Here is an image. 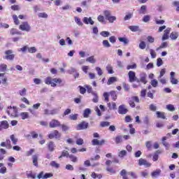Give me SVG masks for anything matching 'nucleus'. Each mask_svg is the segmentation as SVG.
<instances>
[{"label": "nucleus", "instance_id": "obj_1", "mask_svg": "<svg viewBox=\"0 0 179 179\" xmlns=\"http://www.w3.org/2000/svg\"><path fill=\"white\" fill-rule=\"evenodd\" d=\"M45 85H50L52 87H57V86H62L64 82L61 78H52L51 77H47L45 79Z\"/></svg>", "mask_w": 179, "mask_h": 179}, {"label": "nucleus", "instance_id": "obj_2", "mask_svg": "<svg viewBox=\"0 0 179 179\" xmlns=\"http://www.w3.org/2000/svg\"><path fill=\"white\" fill-rule=\"evenodd\" d=\"M6 113L11 117H16L17 115V108L16 106H8Z\"/></svg>", "mask_w": 179, "mask_h": 179}, {"label": "nucleus", "instance_id": "obj_3", "mask_svg": "<svg viewBox=\"0 0 179 179\" xmlns=\"http://www.w3.org/2000/svg\"><path fill=\"white\" fill-rule=\"evenodd\" d=\"M89 128V122L85 121L81 122L76 127L77 131H83V129H87Z\"/></svg>", "mask_w": 179, "mask_h": 179}, {"label": "nucleus", "instance_id": "obj_4", "mask_svg": "<svg viewBox=\"0 0 179 179\" xmlns=\"http://www.w3.org/2000/svg\"><path fill=\"white\" fill-rule=\"evenodd\" d=\"M4 54L5 56L3 57V59L12 61L15 59V55H13V51L12 50H6Z\"/></svg>", "mask_w": 179, "mask_h": 179}, {"label": "nucleus", "instance_id": "obj_5", "mask_svg": "<svg viewBox=\"0 0 179 179\" xmlns=\"http://www.w3.org/2000/svg\"><path fill=\"white\" fill-rule=\"evenodd\" d=\"M128 76H129V82H131V83L138 82V83H139V79H138V78H136V73L134 71H130L128 73Z\"/></svg>", "mask_w": 179, "mask_h": 179}, {"label": "nucleus", "instance_id": "obj_6", "mask_svg": "<svg viewBox=\"0 0 179 179\" xmlns=\"http://www.w3.org/2000/svg\"><path fill=\"white\" fill-rule=\"evenodd\" d=\"M48 138L50 139H54V138H55V139H59L61 138V134L58 130H55L48 135Z\"/></svg>", "mask_w": 179, "mask_h": 179}, {"label": "nucleus", "instance_id": "obj_7", "mask_svg": "<svg viewBox=\"0 0 179 179\" xmlns=\"http://www.w3.org/2000/svg\"><path fill=\"white\" fill-rule=\"evenodd\" d=\"M30 29V25L27 22H22V24L20 25V30H22V31H29Z\"/></svg>", "mask_w": 179, "mask_h": 179}, {"label": "nucleus", "instance_id": "obj_8", "mask_svg": "<svg viewBox=\"0 0 179 179\" xmlns=\"http://www.w3.org/2000/svg\"><path fill=\"white\" fill-rule=\"evenodd\" d=\"M170 31H171V28H166L164 31V34L162 36V41H164V40H169V38H170Z\"/></svg>", "mask_w": 179, "mask_h": 179}, {"label": "nucleus", "instance_id": "obj_9", "mask_svg": "<svg viewBox=\"0 0 179 179\" xmlns=\"http://www.w3.org/2000/svg\"><path fill=\"white\" fill-rule=\"evenodd\" d=\"M105 143H106V140L104 139L99 141L98 139L94 138L92 141V145H93V146H101Z\"/></svg>", "mask_w": 179, "mask_h": 179}, {"label": "nucleus", "instance_id": "obj_10", "mask_svg": "<svg viewBox=\"0 0 179 179\" xmlns=\"http://www.w3.org/2000/svg\"><path fill=\"white\" fill-rule=\"evenodd\" d=\"M138 166H144L145 167H150L152 164L148 162L146 159L143 158H141L138 159Z\"/></svg>", "mask_w": 179, "mask_h": 179}, {"label": "nucleus", "instance_id": "obj_11", "mask_svg": "<svg viewBox=\"0 0 179 179\" xmlns=\"http://www.w3.org/2000/svg\"><path fill=\"white\" fill-rule=\"evenodd\" d=\"M138 80L141 82V83L146 85V83H148V75L146 73H141L140 79Z\"/></svg>", "mask_w": 179, "mask_h": 179}, {"label": "nucleus", "instance_id": "obj_12", "mask_svg": "<svg viewBox=\"0 0 179 179\" xmlns=\"http://www.w3.org/2000/svg\"><path fill=\"white\" fill-rule=\"evenodd\" d=\"M118 113L122 115L127 114V113H128V109L127 108V106L125 105H120L118 107Z\"/></svg>", "mask_w": 179, "mask_h": 179}, {"label": "nucleus", "instance_id": "obj_13", "mask_svg": "<svg viewBox=\"0 0 179 179\" xmlns=\"http://www.w3.org/2000/svg\"><path fill=\"white\" fill-rule=\"evenodd\" d=\"M170 80H171V83L172 85H178V80H177L176 78V73H174V71H171L170 73Z\"/></svg>", "mask_w": 179, "mask_h": 179}, {"label": "nucleus", "instance_id": "obj_14", "mask_svg": "<svg viewBox=\"0 0 179 179\" xmlns=\"http://www.w3.org/2000/svg\"><path fill=\"white\" fill-rule=\"evenodd\" d=\"M60 126H61V123L59 122V121L57 120H52L49 123V127L50 128H57V127H60Z\"/></svg>", "mask_w": 179, "mask_h": 179}, {"label": "nucleus", "instance_id": "obj_15", "mask_svg": "<svg viewBox=\"0 0 179 179\" xmlns=\"http://www.w3.org/2000/svg\"><path fill=\"white\" fill-rule=\"evenodd\" d=\"M160 174H162V170L156 169L155 171L151 173V176L152 178H157V177H159Z\"/></svg>", "mask_w": 179, "mask_h": 179}, {"label": "nucleus", "instance_id": "obj_16", "mask_svg": "<svg viewBox=\"0 0 179 179\" xmlns=\"http://www.w3.org/2000/svg\"><path fill=\"white\" fill-rule=\"evenodd\" d=\"M83 23H85V24H94V21H93V20H92V17H85L83 18Z\"/></svg>", "mask_w": 179, "mask_h": 179}, {"label": "nucleus", "instance_id": "obj_17", "mask_svg": "<svg viewBox=\"0 0 179 179\" xmlns=\"http://www.w3.org/2000/svg\"><path fill=\"white\" fill-rule=\"evenodd\" d=\"M0 127L3 129H8L9 128V123L6 120H3L0 123Z\"/></svg>", "mask_w": 179, "mask_h": 179}, {"label": "nucleus", "instance_id": "obj_18", "mask_svg": "<svg viewBox=\"0 0 179 179\" xmlns=\"http://www.w3.org/2000/svg\"><path fill=\"white\" fill-rule=\"evenodd\" d=\"M87 92H88V93H91L92 94V96H94L92 101L94 103H98V101H99V96H97V94L94 92L92 90H87Z\"/></svg>", "mask_w": 179, "mask_h": 179}, {"label": "nucleus", "instance_id": "obj_19", "mask_svg": "<svg viewBox=\"0 0 179 179\" xmlns=\"http://www.w3.org/2000/svg\"><path fill=\"white\" fill-rule=\"evenodd\" d=\"M166 141H167V136L163 137L162 138V144L166 148V150H169V149L170 148V144L169 143L166 142Z\"/></svg>", "mask_w": 179, "mask_h": 179}, {"label": "nucleus", "instance_id": "obj_20", "mask_svg": "<svg viewBox=\"0 0 179 179\" xmlns=\"http://www.w3.org/2000/svg\"><path fill=\"white\" fill-rule=\"evenodd\" d=\"M48 150H50V152H54V150H55V144L54 143V142H49V143L48 144Z\"/></svg>", "mask_w": 179, "mask_h": 179}, {"label": "nucleus", "instance_id": "obj_21", "mask_svg": "<svg viewBox=\"0 0 179 179\" xmlns=\"http://www.w3.org/2000/svg\"><path fill=\"white\" fill-rule=\"evenodd\" d=\"M32 160H33V164L34 166H35L36 167L38 166V155H33L32 156Z\"/></svg>", "mask_w": 179, "mask_h": 179}, {"label": "nucleus", "instance_id": "obj_22", "mask_svg": "<svg viewBox=\"0 0 179 179\" xmlns=\"http://www.w3.org/2000/svg\"><path fill=\"white\" fill-rule=\"evenodd\" d=\"M178 32L173 31L170 34V38L172 40H177L178 38Z\"/></svg>", "mask_w": 179, "mask_h": 179}, {"label": "nucleus", "instance_id": "obj_23", "mask_svg": "<svg viewBox=\"0 0 179 179\" xmlns=\"http://www.w3.org/2000/svg\"><path fill=\"white\" fill-rule=\"evenodd\" d=\"M157 118H162V120H166V115L164 112L157 111L156 112Z\"/></svg>", "mask_w": 179, "mask_h": 179}, {"label": "nucleus", "instance_id": "obj_24", "mask_svg": "<svg viewBox=\"0 0 179 179\" xmlns=\"http://www.w3.org/2000/svg\"><path fill=\"white\" fill-rule=\"evenodd\" d=\"M92 113V110L90 108H86L83 113L84 118H88L89 115Z\"/></svg>", "mask_w": 179, "mask_h": 179}, {"label": "nucleus", "instance_id": "obj_25", "mask_svg": "<svg viewBox=\"0 0 179 179\" xmlns=\"http://www.w3.org/2000/svg\"><path fill=\"white\" fill-rule=\"evenodd\" d=\"M86 62H90V64H94L95 62H96V60L94 58V56H91L86 59Z\"/></svg>", "mask_w": 179, "mask_h": 179}, {"label": "nucleus", "instance_id": "obj_26", "mask_svg": "<svg viewBox=\"0 0 179 179\" xmlns=\"http://www.w3.org/2000/svg\"><path fill=\"white\" fill-rule=\"evenodd\" d=\"M159 155H160V150H157V152H155L152 157V160L154 162H157L159 160Z\"/></svg>", "mask_w": 179, "mask_h": 179}, {"label": "nucleus", "instance_id": "obj_27", "mask_svg": "<svg viewBox=\"0 0 179 179\" xmlns=\"http://www.w3.org/2000/svg\"><path fill=\"white\" fill-rule=\"evenodd\" d=\"M60 110H61V108H57L50 110V115H55L58 114Z\"/></svg>", "mask_w": 179, "mask_h": 179}, {"label": "nucleus", "instance_id": "obj_28", "mask_svg": "<svg viewBox=\"0 0 179 179\" xmlns=\"http://www.w3.org/2000/svg\"><path fill=\"white\" fill-rule=\"evenodd\" d=\"M121 177H122V179H129L128 176H127V170L122 169L120 173Z\"/></svg>", "mask_w": 179, "mask_h": 179}, {"label": "nucleus", "instance_id": "obj_29", "mask_svg": "<svg viewBox=\"0 0 179 179\" xmlns=\"http://www.w3.org/2000/svg\"><path fill=\"white\" fill-rule=\"evenodd\" d=\"M166 110H168V111H176V108L174 107V105L173 104H168L166 106Z\"/></svg>", "mask_w": 179, "mask_h": 179}, {"label": "nucleus", "instance_id": "obj_30", "mask_svg": "<svg viewBox=\"0 0 179 179\" xmlns=\"http://www.w3.org/2000/svg\"><path fill=\"white\" fill-rule=\"evenodd\" d=\"M117 82V78L115 77H110L107 82V85H113Z\"/></svg>", "mask_w": 179, "mask_h": 179}, {"label": "nucleus", "instance_id": "obj_31", "mask_svg": "<svg viewBox=\"0 0 179 179\" xmlns=\"http://www.w3.org/2000/svg\"><path fill=\"white\" fill-rule=\"evenodd\" d=\"M62 157H69V152L66 150L62 151V155L59 157V159H62Z\"/></svg>", "mask_w": 179, "mask_h": 179}, {"label": "nucleus", "instance_id": "obj_32", "mask_svg": "<svg viewBox=\"0 0 179 179\" xmlns=\"http://www.w3.org/2000/svg\"><path fill=\"white\" fill-rule=\"evenodd\" d=\"M91 177L92 178H99V179H101L103 178V175L101 174H97L94 172H92V174H91Z\"/></svg>", "mask_w": 179, "mask_h": 179}, {"label": "nucleus", "instance_id": "obj_33", "mask_svg": "<svg viewBox=\"0 0 179 179\" xmlns=\"http://www.w3.org/2000/svg\"><path fill=\"white\" fill-rule=\"evenodd\" d=\"M38 17H41L42 19H48V14H47L46 13H38Z\"/></svg>", "mask_w": 179, "mask_h": 179}, {"label": "nucleus", "instance_id": "obj_34", "mask_svg": "<svg viewBox=\"0 0 179 179\" xmlns=\"http://www.w3.org/2000/svg\"><path fill=\"white\" fill-rule=\"evenodd\" d=\"M69 157L70 158L71 162H73V163H77L78 162V157L73 155H69Z\"/></svg>", "mask_w": 179, "mask_h": 179}, {"label": "nucleus", "instance_id": "obj_35", "mask_svg": "<svg viewBox=\"0 0 179 179\" xmlns=\"http://www.w3.org/2000/svg\"><path fill=\"white\" fill-rule=\"evenodd\" d=\"M115 142L118 145V143H121L122 142V136H117L115 138Z\"/></svg>", "mask_w": 179, "mask_h": 179}, {"label": "nucleus", "instance_id": "obj_36", "mask_svg": "<svg viewBox=\"0 0 179 179\" xmlns=\"http://www.w3.org/2000/svg\"><path fill=\"white\" fill-rule=\"evenodd\" d=\"M106 20H108L109 23H114L117 20V17L114 15H110Z\"/></svg>", "mask_w": 179, "mask_h": 179}, {"label": "nucleus", "instance_id": "obj_37", "mask_svg": "<svg viewBox=\"0 0 179 179\" xmlns=\"http://www.w3.org/2000/svg\"><path fill=\"white\" fill-rule=\"evenodd\" d=\"M169 44L166 42L162 43L159 48H157V51L162 50V48H167Z\"/></svg>", "mask_w": 179, "mask_h": 179}, {"label": "nucleus", "instance_id": "obj_38", "mask_svg": "<svg viewBox=\"0 0 179 179\" xmlns=\"http://www.w3.org/2000/svg\"><path fill=\"white\" fill-rule=\"evenodd\" d=\"M150 85H152L153 87H157L159 85V81L157 80L154 79L150 81Z\"/></svg>", "mask_w": 179, "mask_h": 179}, {"label": "nucleus", "instance_id": "obj_39", "mask_svg": "<svg viewBox=\"0 0 179 179\" xmlns=\"http://www.w3.org/2000/svg\"><path fill=\"white\" fill-rule=\"evenodd\" d=\"M102 44L106 48H110V47H111L110 42H108L107 40H103Z\"/></svg>", "mask_w": 179, "mask_h": 179}, {"label": "nucleus", "instance_id": "obj_40", "mask_svg": "<svg viewBox=\"0 0 179 179\" xmlns=\"http://www.w3.org/2000/svg\"><path fill=\"white\" fill-rule=\"evenodd\" d=\"M50 164L52 167H55V169H59V164L55 161H52Z\"/></svg>", "mask_w": 179, "mask_h": 179}, {"label": "nucleus", "instance_id": "obj_41", "mask_svg": "<svg viewBox=\"0 0 179 179\" xmlns=\"http://www.w3.org/2000/svg\"><path fill=\"white\" fill-rule=\"evenodd\" d=\"M8 68V66L5 64H0V72H5Z\"/></svg>", "mask_w": 179, "mask_h": 179}, {"label": "nucleus", "instance_id": "obj_42", "mask_svg": "<svg viewBox=\"0 0 179 179\" xmlns=\"http://www.w3.org/2000/svg\"><path fill=\"white\" fill-rule=\"evenodd\" d=\"M103 15H104L106 19L108 20V17H110L111 16V12H110V10H106L103 11Z\"/></svg>", "mask_w": 179, "mask_h": 179}, {"label": "nucleus", "instance_id": "obj_43", "mask_svg": "<svg viewBox=\"0 0 179 179\" xmlns=\"http://www.w3.org/2000/svg\"><path fill=\"white\" fill-rule=\"evenodd\" d=\"M100 36H101L102 37H110V32L107 31H103L100 32Z\"/></svg>", "mask_w": 179, "mask_h": 179}, {"label": "nucleus", "instance_id": "obj_44", "mask_svg": "<svg viewBox=\"0 0 179 179\" xmlns=\"http://www.w3.org/2000/svg\"><path fill=\"white\" fill-rule=\"evenodd\" d=\"M80 90H92V87L90 85H85V87L78 86Z\"/></svg>", "mask_w": 179, "mask_h": 179}, {"label": "nucleus", "instance_id": "obj_45", "mask_svg": "<svg viewBox=\"0 0 179 179\" xmlns=\"http://www.w3.org/2000/svg\"><path fill=\"white\" fill-rule=\"evenodd\" d=\"M118 40L120 43H123L124 44H128V43H129V41L127 38H118Z\"/></svg>", "mask_w": 179, "mask_h": 179}, {"label": "nucleus", "instance_id": "obj_46", "mask_svg": "<svg viewBox=\"0 0 179 179\" xmlns=\"http://www.w3.org/2000/svg\"><path fill=\"white\" fill-rule=\"evenodd\" d=\"M20 115L22 117V120H26L29 118V113L27 112L21 113Z\"/></svg>", "mask_w": 179, "mask_h": 179}, {"label": "nucleus", "instance_id": "obj_47", "mask_svg": "<svg viewBox=\"0 0 179 179\" xmlns=\"http://www.w3.org/2000/svg\"><path fill=\"white\" fill-rule=\"evenodd\" d=\"M75 22L76 23H77V24L78 26H83V23L82 22V21L80 20V18L78 17H75Z\"/></svg>", "mask_w": 179, "mask_h": 179}, {"label": "nucleus", "instance_id": "obj_48", "mask_svg": "<svg viewBox=\"0 0 179 179\" xmlns=\"http://www.w3.org/2000/svg\"><path fill=\"white\" fill-rule=\"evenodd\" d=\"M10 139H11V141L13 142V145H17V138H16L15 137V135L12 134L10 136Z\"/></svg>", "mask_w": 179, "mask_h": 179}, {"label": "nucleus", "instance_id": "obj_49", "mask_svg": "<svg viewBox=\"0 0 179 179\" xmlns=\"http://www.w3.org/2000/svg\"><path fill=\"white\" fill-rule=\"evenodd\" d=\"M100 127L104 128L106 127H110V122H101Z\"/></svg>", "mask_w": 179, "mask_h": 179}, {"label": "nucleus", "instance_id": "obj_50", "mask_svg": "<svg viewBox=\"0 0 179 179\" xmlns=\"http://www.w3.org/2000/svg\"><path fill=\"white\" fill-rule=\"evenodd\" d=\"M129 29L131 31H139V27H138V26H130V27H129Z\"/></svg>", "mask_w": 179, "mask_h": 179}, {"label": "nucleus", "instance_id": "obj_51", "mask_svg": "<svg viewBox=\"0 0 179 179\" xmlns=\"http://www.w3.org/2000/svg\"><path fill=\"white\" fill-rule=\"evenodd\" d=\"M98 22H100V23H104L106 22V19L104 18V16L103 15H99L97 17Z\"/></svg>", "mask_w": 179, "mask_h": 179}, {"label": "nucleus", "instance_id": "obj_52", "mask_svg": "<svg viewBox=\"0 0 179 179\" xmlns=\"http://www.w3.org/2000/svg\"><path fill=\"white\" fill-rule=\"evenodd\" d=\"M150 54L151 55V58L155 59L157 56L156 51L153 49L150 50Z\"/></svg>", "mask_w": 179, "mask_h": 179}, {"label": "nucleus", "instance_id": "obj_53", "mask_svg": "<svg viewBox=\"0 0 179 179\" xmlns=\"http://www.w3.org/2000/svg\"><path fill=\"white\" fill-rule=\"evenodd\" d=\"M166 73V69H162L161 71H160V73H159V76L158 77V79H160L162 78H163V76H164Z\"/></svg>", "mask_w": 179, "mask_h": 179}, {"label": "nucleus", "instance_id": "obj_54", "mask_svg": "<svg viewBox=\"0 0 179 179\" xmlns=\"http://www.w3.org/2000/svg\"><path fill=\"white\" fill-rule=\"evenodd\" d=\"M10 33L12 36H14V34H22V33L19 32L16 29H12Z\"/></svg>", "mask_w": 179, "mask_h": 179}, {"label": "nucleus", "instance_id": "obj_55", "mask_svg": "<svg viewBox=\"0 0 179 179\" xmlns=\"http://www.w3.org/2000/svg\"><path fill=\"white\" fill-rule=\"evenodd\" d=\"M110 95L111 96L113 100H117V93L115 91L110 92Z\"/></svg>", "mask_w": 179, "mask_h": 179}, {"label": "nucleus", "instance_id": "obj_56", "mask_svg": "<svg viewBox=\"0 0 179 179\" xmlns=\"http://www.w3.org/2000/svg\"><path fill=\"white\" fill-rule=\"evenodd\" d=\"M162 65H163V59H162V58L159 57L157 59V66H162Z\"/></svg>", "mask_w": 179, "mask_h": 179}, {"label": "nucleus", "instance_id": "obj_57", "mask_svg": "<svg viewBox=\"0 0 179 179\" xmlns=\"http://www.w3.org/2000/svg\"><path fill=\"white\" fill-rule=\"evenodd\" d=\"M129 176H131V177L134 179H136L138 178V175L136 174V173L133 172V171H130L129 172Z\"/></svg>", "mask_w": 179, "mask_h": 179}, {"label": "nucleus", "instance_id": "obj_58", "mask_svg": "<svg viewBox=\"0 0 179 179\" xmlns=\"http://www.w3.org/2000/svg\"><path fill=\"white\" fill-rule=\"evenodd\" d=\"M106 71H108V73H114V71H113V66H111V65H108L106 66Z\"/></svg>", "mask_w": 179, "mask_h": 179}, {"label": "nucleus", "instance_id": "obj_59", "mask_svg": "<svg viewBox=\"0 0 179 179\" xmlns=\"http://www.w3.org/2000/svg\"><path fill=\"white\" fill-rule=\"evenodd\" d=\"M141 177H143L144 178H147L148 176H149V173L147 172V171H141Z\"/></svg>", "mask_w": 179, "mask_h": 179}, {"label": "nucleus", "instance_id": "obj_60", "mask_svg": "<svg viewBox=\"0 0 179 179\" xmlns=\"http://www.w3.org/2000/svg\"><path fill=\"white\" fill-rule=\"evenodd\" d=\"M69 118L73 121H76L78 120V114L70 115Z\"/></svg>", "mask_w": 179, "mask_h": 179}, {"label": "nucleus", "instance_id": "obj_61", "mask_svg": "<svg viewBox=\"0 0 179 179\" xmlns=\"http://www.w3.org/2000/svg\"><path fill=\"white\" fill-rule=\"evenodd\" d=\"M28 51L31 54H34L37 51V49L35 47L28 48Z\"/></svg>", "mask_w": 179, "mask_h": 179}, {"label": "nucleus", "instance_id": "obj_62", "mask_svg": "<svg viewBox=\"0 0 179 179\" xmlns=\"http://www.w3.org/2000/svg\"><path fill=\"white\" fill-rule=\"evenodd\" d=\"M13 19L14 20L15 24H19V19L17 18V15H13Z\"/></svg>", "mask_w": 179, "mask_h": 179}, {"label": "nucleus", "instance_id": "obj_63", "mask_svg": "<svg viewBox=\"0 0 179 179\" xmlns=\"http://www.w3.org/2000/svg\"><path fill=\"white\" fill-rule=\"evenodd\" d=\"M76 145H78L79 146H80L84 143V142L82 138H78L76 141Z\"/></svg>", "mask_w": 179, "mask_h": 179}, {"label": "nucleus", "instance_id": "obj_64", "mask_svg": "<svg viewBox=\"0 0 179 179\" xmlns=\"http://www.w3.org/2000/svg\"><path fill=\"white\" fill-rule=\"evenodd\" d=\"M124 156H127V151L122 150L119 152V157H124Z\"/></svg>", "mask_w": 179, "mask_h": 179}]
</instances>
